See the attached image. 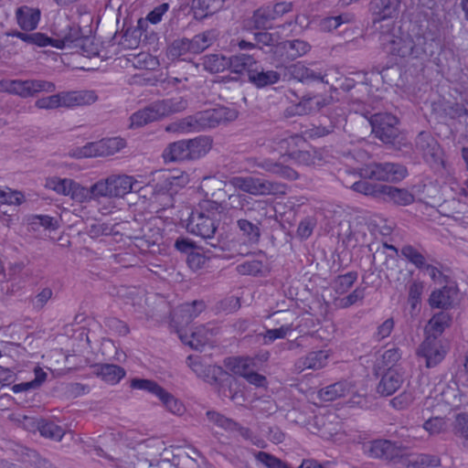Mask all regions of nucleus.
Listing matches in <instances>:
<instances>
[{
  "label": "nucleus",
  "instance_id": "35",
  "mask_svg": "<svg viewBox=\"0 0 468 468\" xmlns=\"http://www.w3.org/2000/svg\"><path fill=\"white\" fill-rule=\"evenodd\" d=\"M163 157L167 162L190 160L186 140L169 144L163 153Z\"/></svg>",
  "mask_w": 468,
  "mask_h": 468
},
{
  "label": "nucleus",
  "instance_id": "32",
  "mask_svg": "<svg viewBox=\"0 0 468 468\" xmlns=\"http://www.w3.org/2000/svg\"><path fill=\"white\" fill-rule=\"evenodd\" d=\"M224 5V0H193L192 11L194 17L202 20L219 11Z\"/></svg>",
  "mask_w": 468,
  "mask_h": 468
},
{
  "label": "nucleus",
  "instance_id": "12",
  "mask_svg": "<svg viewBox=\"0 0 468 468\" xmlns=\"http://www.w3.org/2000/svg\"><path fill=\"white\" fill-rule=\"evenodd\" d=\"M126 146L122 138H105L87 144L80 150L81 157L109 156L115 154Z\"/></svg>",
  "mask_w": 468,
  "mask_h": 468
},
{
  "label": "nucleus",
  "instance_id": "25",
  "mask_svg": "<svg viewBox=\"0 0 468 468\" xmlns=\"http://www.w3.org/2000/svg\"><path fill=\"white\" fill-rule=\"evenodd\" d=\"M259 61L252 56L245 53H239L230 57V70L237 74L247 73L248 79L250 78Z\"/></svg>",
  "mask_w": 468,
  "mask_h": 468
},
{
  "label": "nucleus",
  "instance_id": "17",
  "mask_svg": "<svg viewBox=\"0 0 468 468\" xmlns=\"http://www.w3.org/2000/svg\"><path fill=\"white\" fill-rule=\"evenodd\" d=\"M61 107L73 108L90 105L98 99L92 90H73L59 92Z\"/></svg>",
  "mask_w": 468,
  "mask_h": 468
},
{
  "label": "nucleus",
  "instance_id": "31",
  "mask_svg": "<svg viewBox=\"0 0 468 468\" xmlns=\"http://www.w3.org/2000/svg\"><path fill=\"white\" fill-rule=\"evenodd\" d=\"M94 373L103 381L115 385L125 376V370L113 364H96L93 366Z\"/></svg>",
  "mask_w": 468,
  "mask_h": 468
},
{
  "label": "nucleus",
  "instance_id": "51",
  "mask_svg": "<svg viewBox=\"0 0 468 468\" xmlns=\"http://www.w3.org/2000/svg\"><path fill=\"white\" fill-rule=\"evenodd\" d=\"M352 16L347 14L339 15L336 16L324 17L320 21V28L323 31L330 32L336 29L340 25L344 23H349L352 21Z\"/></svg>",
  "mask_w": 468,
  "mask_h": 468
},
{
  "label": "nucleus",
  "instance_id": "62",
  "mask_svg": "<svg viewBox=\"0 0 468 468\" xmlns=\"http://www.w3.org/2000/svg\"><path fill=\"white\" fill-rule=\"evenodd\" d=\"M76 46L80 47L82 54L87 58H93L100 56L99 47L94 43L93 39L90 37H81Z\"/></svg>",
  "mask_w": 468,
  "mask_h": 468
},
{
  "label": "nucleus",
  "instance_id": "53",
  "mask_svg": "<svg viewBox=\"0 0 468 468\" xmlns=\"http://www.w3.org/2000/svg\"><path fill=\"white\" fill-rule=\"evenodd\" d=\"M131 388L135 389L145 390L149 393L155 395L157 398L164 389L155 381L144 378H133L131 380Z\"/></svg>",
  "mask_w": 468,
  "mask_h": 468
},
{
  "label": "nucleus",
  "instance_id": "29",
  "mask_svg": "<svg viewBox=\"0 0 468 468\" xmlns=\"http://www.w3.org/2000/svg\"><path fill=\"white\" fill-rule=\"evenodd\" d=\"M179 337L186 345L190 346L194 349H200L207 345L212 337V331L204 325H200L191 332L190 335H183L178 331Z\"/></svg>",
  "mask_w": 468,
  "mask_h": 468
},
{
  "label": "nucleus",
  "instance_id": "45",
  "mask_svg": "<svg viewBox=\"0 0 468 468\" xmlns=\"http://www.w3.org/2000/svg\"><path fill=\"white\" fill-rule=\"evenodd\" d=\"M356 271H349L342 275H338L333 282V288L336 293L343 294L346 292L357 280Z\"/></svg>",
  "mask_w": 468,
  "mask_h": 468
},
{
  "label": "nucleus",
  "instance_id": "61",
  "mask_svg": "<svg viewBox=\"0 0 468 468\" xmlns=\"http://www.w3.org/2000/svg\"><path fill=\"white\" fill-rule=\"evenodd\" d=\"M290 331V326L284 325L275 329H268L263 334V344L270 345L276 339L284 338Z\"/></svg>",
  "mask_w": 468,
  "mask_h": 468
},
{
  "label": "nucleus",
  "instance_id": "2",
  "mask_svg": "<svg viewBox=\"0 0 468 468\" xmlns=\"http://www.w3.org/2000/svg\"><path fill=\"white\" fill-rule=\"evenodd\" d=\"M237 112L226 107H218L197 112L178 122L170 123L165 131L172 133H191L215 128L216 126L236 119Z\"/></svg>",
  "mask_w": 468,
  "mask_h": 468
},
{
  "label": "nucleus",
  "instance_id": "30",
  "mask_svg": "<svg viewBox=\"0 0 468 468\" xmlns=\"http://www.w3.org/2000/svg\"><path fill=\"white\" fill-rule=\"evenodd\" d=\"M403 0H371L369 8L378 20H384L394 16Z\"/></svg>",
  "mask_w": 468,
  "mask_h": 468
},
{
  "label": "nucleus",
  "instance_id": "22",
  "mask_svg": "<svg viewBox=\"0 0 468 468\" xmlns=\"http://www.w3.org/2000/svg\"><path fill=\"white\" fill-rule=\"evenodd\" d=\"M402 383L403 376L399 369L388 368L378 385V392L382 396H390L400 388Z\"/></svg>",
  "mask_w": 468,
  "mask_h": 468
},
{
  "label": "nucleus",
  "instance_id": "40",
  "mask_svg": "<svg viewBox=\"0 0 468 468\" xmlns=\"http://www.w3.org/2000/svg\"><path fill=\"white\" fill-rule=\"evenodd\" d=\"M451 321L452 318L448 313L440 312L430 319L427 330L429 333H431V337L437 339V336L440 335L446 327L450 326Z\"/></svg>",
  "mask_w": 468,
  "mask_h": 468
},
{
  "label": "nucleus",
  "instance_id": "6",
  "mask_svg": "<svg viewBox=\"0 0 468 468\" xmlns=\"http://www.w3.org/2000/svg\"><path fill=\"white\" fill-rule=\"evenodd\" d=\"M101 198L123 197L142 189L140 182L132 176L112 174L98 181Z\"/></svg>",
  "mask_w": 468,
  "mask_h": 468
},
{
  "label": "nucleus",
  "instance_id": "55",
  "mask_svg": "<svg viewBox=\"0 0 468 468\" xmlns=\"http://www.w3.org/2000/svg\"><path fill=\"white\" fill-rule=\"evenodd\" d=\"M400 357L401 353L399 348L393 347L388 349L382 354L380 360L378 362V367L387 369L396 368L395 366Z\"/></svg>",
  "mask_w": 468,
  "mask_h": 468
},
{
  "label": "nucleus",
  "instance_id": "58",
  "mask_svg": "<svg viewBox=\"0 0 468 468\" xmlns=\"http://www.w3.org/2000/svg\"><path fill=\"white\" fill-rule=\"evenodd\" d=\"M207 416L211 422L226 430L234 431L238 427V423L233 420L229 419L216 411H207Z\"/></svg>",
  "mask_w": 468,
  "mask_h": 468
},
{
  "label": "nucleus",
  "instance_id": "57",
  "mask_svg": "<svg viewBox=\"0 0 468 468\" xmlns=\"http://www.w3.org/2000/svg\"><path fill=\"white\" fill-rule=\"evenodd\" d=\"M253 38L258 49L262 50L265 47L274 48V50L276 49L277 44H275L276 40L273 34L267 32V30L254 33Z\"/></svg>",
  "mask_w": 468,
  "mask_h": 468
},
{
  "label": "nucleus",
  "instance_id": "33",
  "mask_svg": "<svg viewBox=\"0 0 468 468\" xmlns=\"http://www.w3.org/2000/svg\"><path fill=\"white\" fill-rule=\"evenodd\" d=\"M352 385L347 381H339L319 390V397L324 401H332L352 392Z\"/></svg>",
  "mask_w": 468,
  "mask_h": 468
},
{
  "label": "nucleus",
  "instance_id": "48",
  "mask_svg": "<svg viewBox=\"0 0 468 468\" xmlns=\"http://www.w3.org/2000/svg\"><path fill=\"white\" fill-rule=\"evenodd\" d=\"M38 430L43 437L59 441L64 436V430L52 421H41Z\"/></svg>",
  "mask_w": 468,
  "mask_h": 468
},
{
  "label": "nucleus",
  "instance_id": "60",
  "mask_svg": "<svg viewBox=\"0 0 468 468\" xmlns=\"http://www.w3.org/2000/svg\"><path fill=\"white\" fill-rule=\"evenodd\" d=\"M187 176L184 174L180 176H171L167 175L164 178V186L163 188H165L167 191H176L177 188L183 187L187 184Z\"/></svg>",
  "mask_w": 468,
  "mask_h": 468
},
{
  "label": "nucleus",
  "instance_id": "64",
  "mask_svg": "<svg viewBox=\"0 0 468 468\" xmlns=\"http://www.w3.org/2000/svg\"><path fill=\"white\" fill-rule=\"evenodd\" d=\"M159 65L156 58L151 56L150 54L142 53L136 57V62H134V66L136 68L145 69H154Z\"/></svg>",
  "mask_w": 468,
  "mask_h": 468
},
{
  "label": "nucleus",
  "instance_id": "59",
  "mask_svg": "<svg viewBox=\"0 0 468 468\" xmlns=\"http://www.w3.org/2000/svg\"><path fill=\"white\" fill-rule=\"evenodd\" d=\"M453 431L457 436L463 439L468 445V415L460 413L456 416Z\"/></svg>",
  "mask_w": 468,
  "mask_h": 468
},
{
  "label": "nucleus",
  "instance_id": "42",
  "mask_svg": "<svg viewBox=\"0 0 468 468\" xmlns=\"http://www.w3.org/2000/svg\"><path fill=\"white\" fill-rule=\"evenodd\" d=\"M218 37V32L215 29L207 30L196 35L192 39V48L194 54H197L210 47Z\"/></svg>",
  "mask_w": 468,
  "mask_h": 468
},
{
  "label": "nucleus",
  "instance_id": "39",
  "mask_svg": "<svg viewBox=\"0 0 468 468\" xmlns=\"http://www.w3.org/2000/svg\"><path fill=\"white\" fill-rule=\"evenodd\" d=\"M285 193V185L257 177L255 196H277L284 195Z\"/></svg>",
  "mask_w": 468,
  "mask_h": 468
},
{
  "label": "nucleus",
  "instance_id": "44",
  "mask_svg": "<svg viewBox=\"0 0 468 468\" xmlns=\"http://www.w3.org/2000/svg\"><path fill=\"white\" fill-rule=\"evenodd\" d=\"M187 53L194 54V48H192L191 39L186 37L174 40L167 50L168 56L173 59L179 58Z\"/></svg>",
  "mask_w": 468,
  "mask_h": 468
},
{
  "label": "nucleus",
  "instance_id": "3",
  "mask_svg": "<svg viewBox=\"0 0 468 468\" xmlns=\"http://www.w3.org/2000/svg\"><path fill=\"white\" fill-rule=\"evenodd\" d=\"M187 101L181 96L156 101L131 116L132 127H142L187 108Z\"/></svg>",
  "mask_w": 468,
  "mask_h": 468
},
{
  "label": "nucleus",
  "instance_id": "15",
  "mask_svg": "<svg viewBox=\"0 0 468 468\" xmlns=\"http://www.w3.org/2000/svg\"><path fill=\"white\" fill-rule=\"evenodd\" d=\"M416 147L422 153L426 162L431 164L441 163V150L435 138L427 132H421L416 138Z\"/></svg>",
  "mask_w": 468,
  "mask_h": 468
},
{
  "label": "nucleus",
  "instance_id": "4",
  "mask_svg": "<svg viewBox=\"0 0 468 468\" xmlns=\"http://www.w3.org/2000/svg\"><path fill=\"white\" fill-rule=\"evenodd\" d=\"M45 186L58 195L69 197L77 203H86L101 198L98 181L87 187L73 179L54 176L46 180Z\"/></svg>",
  "mask_w": 468,
  "mask_h": 468
},
{
  "label": "nucleus",
  "instance_id": "56",
  "mask_svg": "<svg viewBox=\"0 0 468 468\" xmlns=\"http://www.w3.org/2000/svg\"><path fill=\"white\" fill-rule=\"evenodd\" d=\"M23 461L28 462L34 468H58L48 460L42 458L36 451L26 449Z\"/></svg>",
  "mask_w": 468,
  "mask_h": 468
},
{
  "label": "nucleus",
  "instance_id": "20",
  "mask_svg": "<svg viewBox=\"0 0 468 468\" xmlns=\"http://www.w3.org/2000/svg\"><path fill=\"white\" fill-rule=\"evenodd\" d=\"M286 75L300 82L324 81V75L306 67L303 62H297L285 67Z\"/></svg>",
  "mask_w": 468,
  "mask_h": 468
},
{
  "label": "nucleus",
  "instance_id": "21",
  "mask_svg": "<svg viewBox=\"0 0 468 468\" xmlns=\"http://www.w3.org/2000/svg\"><path fill=\"white\" fill-rule=\"evenodd\" d=\"M311 50V45L302 39L286 40L278 43L276 49L273 51L275 55L286 52V58L288 60H294L307 54Z\"/></svg>",
  "mask_w": 468,
  "mask_h": 468
},
{
  "label": "nucleus",
  "instance_id": "16",
  "mask_svg": "<svg viewBox=\"0 0 468 468\" xmlns=\"http://www.w3.org/2000/svg\"><path fill=\"white\" fill-rule=\"evenodd\" d=\"M434 398L451 407H458L462 400L458 383L452 379L450 382H439L433 389Z\"/></svg>",
  "mask_w": 468,
  "mask_h": 468
},
{
  "label": "nucleus",
  "instance_id": "9",
  "mask_svg": "<svg viewBox=\"0 0 468 468\" xmlns=\"http://www.w3.org/2000/svg\"><path fill=\"white\" fill-rule=\"evenodd\" d=\"M229 199L232 204L237 203L240 206V209L244 211L246 216L245 218H249L259 226L262 224L264 219L271 217L270 213L273 211V208L265 201L254 200L249 202L247 197L244 195H231L229 196Z\"/></svg>",
  "mask_w": 468,
  "mask_h": 468
},
{
  "label": "nucleus",
  "instance_id": "63",
  "mask_svg": "<svg viewBox=\"0 0 468 468\" xmlns=\"http://www.w3.org/2000/svg\"><path fill=\"white\" fill-rule=\"evenodd\" d=\"M423 283L420 282H413L409 288V303L412 309H415L420 301V296L423 292Z\"/></svg>",
  "mask_w": 468,
  "mask_h": 468
},
{
  "label": "nucleus",
  "instance_id": "14",
  "mask_svg": "<svg viewBox=\"0 0 468 468\" xmlns=\"http://www.w3.org/2000/svg\"><path fill=\"white\" fill-rule=\"evenodd\" d=\"M446 349L435 338L428 336L418 347L417 356L424 359L427 367H433L439 365L446 356Z\"/></svg>",
  "mask_w": 468,
  "mask_h": 468
},
{
  "label": "nucleus",
  "instance_id": "46",
  "mask_svg": "<svg viewBox=\"0 0 468 468\" xmlns=\"http://www.w3.org/2000/svg\"><path fill=\"white\" fill-rule=\"evenodd\" d=\"M80 34V28L78 26H69L68 32H66L61 37L55 39L56 43H54V47L58 48H64L66 47H69L75 42L78 44L81 39Z\"/></svg>",
  "mask_w": 468,
  "mask_h": 468
},
{
  "label": "nucleus",
  "instance_id": "38",
  "mask_svg": "<svg viewBox=\"0 0 468 468\" xmlns=\"http://www.w3.org/2000/svg\"><path fill=\"white\" fill-rule=\"evenodd\" d=\"M279 80L280 74L277 71H264L260 64L249 79L250 82L255 85L257 88H263L268 85L275 84L279 81Z\"/></svg>",
  "mask_w": 468,
  "mask_h": 468
},
{
  "label": "nucleus",
  "instance_id": "27",
  "mask_svg": "<svg viewBox=\"0 0 468 468\" xmlns=\"http://www.w3.org/2000/svg\"><path fill=\"white\" fill-rule=\"evenodd\" d=\"M254 165L280 177L294 180L298 174L292 168L271 159H254Z\"/></svg>",
  "mask_w": 468,
  "mask_h": 468
},
{
  "label": "nucleus",
  "instance_id": "49",
  "mask_svg": "<svg viewBox=\"0 0 468 468\" xmlns=\"http://www.w3.org/2000/svg\"><path fill=\"white\" fill-rule=\"evenodd\" d=\"M422 427L430 435L435 436L448 430V421L441 417H433L427 420Z\"/></svg>",
  "mask_w": 468,
  "mask_h": 468
},
{
  "label": "nucleus",
  "instance_id": "36",
  "mask_svg": "<svg viewBox=\"0 0 468 468\" xmlns=\"http://www.w3.org/2000/svg\"><path fill=\"white\" fill-rule=\"evenodd\" d=\"M237 227L249 244L255 245L259 243L261 236V226L244 218L237 220Z\"/></svg>",
  "mask_w": 468,
  "mask_h": 468
},
{
  "label": "nucleus",
  "instance_id": "34",
  "mask_svg": "<svg viewBox=\"0 0 468 468\" xmlns=\"http://www.w3.org/2000/svg\"><path fill=\"white\" fill-rule=\"evenodd\" d=\"M204 69L210 73L222 72L227 69H230V57L222 54H208L201 58Z\"/></svg>",
  "mask_w": 468,
  "mask_h": 468
},
{
  "label": "nucleus",
  "instance_id": "47",
  "mask_svg": "<svg viewBox=\"0 0 468 468\" xmlns=\"http://www.w3.org/2000/svg\"><path fill=\"white\" fill-rule=\"evenodd\" d=\"M158 399L162 401L165 409L173 414L182 415L185 411L183 403L176 399L171 393L163 389Z\"/></svg>",
  "mask_w": 468,
  "mask_h": 468
},
{
  "label": "nucleus",
  "instance_id": "7",
  "mask_svg": "<svg viewBox=\"0 0 468 468\" xmlns=\"http://www.w3.org/2000/svg\"><path fill=\"white\" fill-rule=\"evenodd\" d=\"M292 2H271L254 10L250 17V22L255 29H271L274 27V21L292 13Z\"/></svg>",
  "mask_w": 468,
  "mask_h": 468
},
{
  "label": "nucleus",
  "instance_id": "13",
  "mask_svg": "<svg viewBox=\"0 0 468 468\" xmlns=\"http://www.w3.org/2000/svg\"><path fill=\"white\" fill-rule=\"evenodd\" d=\"M56 89L53 82L43 80H9L8 92L19 95L21 97L34 96L35 94L45 91L52 92Z\"/></svg>",
  "mask_w": 468,
  "mask_h": 468
},
{
  "label": "nucleus",
  "instance_id": "24",
  "mask_svg": "<svg viewBox=\"0 0 468 468\" xmlns=\"http://www.w3.org/2000/svg\"><path fill=\"white\" fill-rule=\"evenodd\" d=\"M401 468H428L437 467L441 463L438 456L428 453H413L405 452Z\"/></svg>",
  "mask_w": 468,
  "mask_h": 468
},
{
  "label": "nucleus",
  "instance_id": "11",
  "mask_svg": "<svg viewBox=\"0 0 468 468\" xmlns=\"http://www.w3.org/2000/svg\"><path fill=\"white\" fill-rule=\"evenodd\" d=\"M218 220L204 211L195 210L187 219L188 232L199 236L204 239H212L218 229Z\"/></svg>",
  "mask_w": 468,
  "mask_h": 468
},
{
  "label": "nucleus",
  "instance_id": "26",
  "mask_svg": "<svg viewBox=\"0 0 468 468\" xmlns=\"http://www.w3.org/2000/svg\"><path fill=\"white\" fill-rule=\"evenodd\" d=\"M328 103L329 100L327 98L319 95H306L292 107V112L289 110H287V112L288 114H307L314 111H319Z\"/></svg>",
  "mask_w": 468,
  "mask_h": 468
},
{
  "label": "nucleus",
  "instance_id": "28",
  "mask_svg": "<svg viewBox=\"0 0 468 468\" xmlns=\"http://www.w3.org/2000/svg\"><path fill=\"white\" fill-rule=\"evenodd\" d=\"M380 199L397 206H408L414 202L415 197L407 189L384 185Z\"/></svg>",
  "mask_w": 468,
  "mask_h": 468
},
{
  "label": "nucleus",
  "instance_id": "5",
  "mask_svg": "<svg viewBox=\"0 0 468 468\" xmlns=\"http://www.w3.org/2000/svg\"><path fill=\"white\" fill-rule=\"evenodd\" d=\"M365 452L371 458L379 459L397 468L403 465L406 447L398 441L378 439L364 444Z\"/></svg>",
  "mask_w": 468,
  "mask_h": 468
},
{
  "label": "nucleus",
  "instance_id": "1",
  "mask_svg": "<svg viewBox=\"0 0 468 468\" xmlns=\"http://www.w3.org/2000/svg\"><path fill=\"white\" fill-rule=\"evenodd\" d=\"M441 26V19L432 14L423 35H417L415 37L409 35L393 37L388 42V51L400 58H421L424 56L431 55L432 50L428 49V37L431 41L439 37Z\"/></svg>",
  "mask_w": 468,
  "mask_h": 468
},
{
  "label": "nucleus",
  "instance_id": "37",
  "mask_svg": "<svg viewBox=\"0 0 468 468\" xmlns=\"http://www.w3.org/2000/svg\"><path fill=\"white\" fill-rule=\"evenodd\" d=\"M190 160H197L206 155L212 146V141L207 136H198L186 140Z\"/></svg>",
  "mask_w": 468,
  "mask_h": 468
},
{
  "label": "nucleus",
  "instance_id": "52",
  "mask_svg": "<svg viewBox=\"0 0 468 468\" xmlns=\"http://www.w3.org/2000/svg\"><path fill=\"white\" fill-rule=\"evenodd\" d=\"M188 367L201 378H207L212 372L210 366L205 365L198 356H188L186 358Z\"/></svg>",
  "mask_w": 468,
  "mask_h": 468
},
{
  "label": "nucleus",
  "instance_id": "10",
  "mask_svg": "<svg viewBox=\"0 0 468 468\" xmlns=\"http://www.w3.org/2000/svg\"><path fill=\"white\" fill-rule=\"evenodd\" d=\"M398 118L390 113H376L370 119L372 132L384 144H393L398 137Z\"/></svg>",
  "mask_w": 468,
  "mask_h": 468
},
{
  "label": "nucleus",
  "instance_id": "19",
  "mask_svg": "<svg viewBox=\"0 0 468 468\" xmlns=\"http://www.w3.org/2000/svg\"><path fill=\"white\" fill-rule=\"evenodd\" d=\"M328 357L329 354L325 350L312 351L295 361L294 371L302 373L305 369H321L326 366Z\"/></svg>",
  "mask_w": 468,
  "mask_h": 468
},
{
  "label": "nucleus",
  "instance_id": "8",
  "mask_svg": "<svg viewBox=\"0 0 468 468\" xmlns=\"http://www.w3.org/2000/svg\"><path fill=\"white\" fill-rule=\"evenodd\" d=\"M406 176V167L396 163H373L361 169V176L365 179L397 182Z\"/></svg>",
  "mask_w": 468,
  "mask_h": 468
},
{
  "label": "nucleus",
  "instance_id": "50",
  "mask_svg": "<svg viewBox=\"0 0 468 468\" xmlns=\"http://www.w3.org/2000/svg\"><path fill=\"white\" fill-rule=\"evenodd\" d=\"M229 183L237 189L255 196L257 177L234 176Z\"/></svg>",
  "mask_w": 468,
  "mask_h": 468
},
{
  "label": "nucleus",
  "instance_id": "18",
  "mask_svg": "<svg viewBox=\"0 0 468 468\" xmlns=\"http://www.w3.org/2000/svg\"><path fill=\"white\" fill-rule=\"evenodd\" d=\"M204 309L205 303L202 301L183 303L173 311L172 320L178 325L187 324Z\"/></svg>",
  "mask_w": 468,
  "mask_h": 468
},
{
  "label": "nucleus",
  "instance_id": "43",
  "mask_svg": "<svg viewBox=\"0 0 468 468\" xmlns=\"http://www.w3.org/2000/svg\"><path fill=\"white\" fill-rule=\"evenodd\" d=\"M384 185L373 184L367 180H359L352 184L351 188L365 196L381 198Z\"/></svg>",
  "mask_w": 468,
  "mask_h": 468
},
{
  "label": "nucleus",
  "instance_id": "54",
  "mask_svg": "<svg viewBox=\"0 0 468 468\" xmlns=\"http://www.w3.org/2000/svg\"><path fill=\"white\" fill-rule=\"evenodd\" d=\"M401 254L418 269H423L426 263L425 257L413 246L405 245L401 249Z\"/></svg>",
  "mask_w": 468,
  "mask_h": 468
},
{
  "label": "nucleus",
  "instance_id": "23",
  "mask_svg": "<svg viewBox=\"0 0 468 468\" xmlns=\"http://www.w3.org/2000/svg\"><path fill=\"white\" fill-rule=\"evenodd\" d=\"M16 18L22 30L32 31L37 27L40 20V10L38 8L23 5L16 9Z\"/></svg>",
  "mask_w": 468,
  "mask_h": 468
},
{
  "label": "nucleus",
  "instance_id": "41",
  "mask_svg": "<svg viewBox=\"0 0 468 468\" xmlns=\"http://www.w3.org/2000/svg\"><path fill=\"white\" fill-rule=\"evenodd\" d=\"M452 293L453 290L449 287H443L441 290L432 292L429 299L431 306L434 308H447L452 303Z\"/></svg>",
  "mask_w": 468,
  "mask_h": 468
}]
</instances>
